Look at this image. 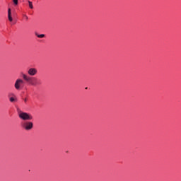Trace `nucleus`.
Listing matches in <instances>:
<instances>
[{
  "label": "nucleus",
  "instance_id": "8",
  "mask_svg": "<svg viewBox=\"0 0 181 181\" xmlns=\"http://www.w3.org/2000/svg\"><path fill=\"white\" fill-rule=\"evenodd\" d=\"M28 4L30 9H33V4H32V1H28Z\"/></svg>",
  "mask_w": 181,
  "mask_h": 181
},
{
  "label": "nucleus",
  "instance_id": "4",
  "mask_svg": "<svg viewBox=\"0 0 181 181\" xmlns=\"http://www.w3.org/2000/svg\"><path fill=\"white\" fill-rule=\"evenodd\" d=\"M18 116L19 118H21V119H23V121H30L33 119V116L26 112H21L19 113Z\"/></svg>",
  "mask_w": 181,
  "mask_h": 181
},
{
  "label": "nucleus",
  "instance_id": "2",
  "mask_svg": "<svg viewBox=\"0 0 181 181\" xmlns=\"http://www.w3.org/2000/svg\"><path fill=\"white\" fill-rule=\"evenodd\" d=\"M25 87V81L22 78H17L14 83V88L16 90L19 91V90H22Z\"/></svg>",
  "mask_w": 181,
  "mask_h": 181
},
{
  "label": "nucleus",
  "instance_id": "11",
  "mask_svg": "<svg viewBox=\"0 0 181 181\" xmlns=\"http://www.w3.org/2000/svg\"><path fill=\"white\" fill-rule=\"evenodd\" d=\"M23 16H24V18L26 19V21H28V19H29V18L28 17V16L24 15Z\"/></svg>",
  "mask_w": 181,
  "mask_h": 181
},
{
  "label": "nucleus",
  "instance_id": "9",
  "mask_svg": "<svg viewBox=\"0 0 181 181\" xmlns=\"http://www.w3.org/2000/svg\"><path fill=\"white\" fill-rule=\"evenodd\" d=\"M10 101H11V103H15V101H16V99H15V98H13V97H11V98H10Z\"/></svg>",
  "mask_w": 181,
  "mask_h": 181
},
{
  "label": "nucleus",
  "instance_id": "12",
  "mask_svg": "<svg viewBox=\"0 0 181 181\" xmlns=\"http://www.w3.org/2000/svg\"><path fill=\"white\" fill-rule=\"evenodd\" d=\"M27 101H28V98H25L24 99V103H27Z\"/></svg>",
  "mask_w": 181,
  "mask_h": 181
},
{
  "label": "nucleus",
  "instance_id": "3",
  "mask_svg": "<svg viewBox=\"0 0 181 181\" xmlns=\"http://www.w3.org/2000/svg\"><path fill=\"white\" fill-rule=\"evenodd\" d=\"M21 127L25 131H30L33 128V122L29 121L22 122Z\"/></svg>",
  "mask_w": 181,
  "mask_h": 181
},
{
  "label": "nucleus",
  "instance_id": "7",
  "mask_svg": "<svg viewBox=\"0 0 181 181\" xmlns=\"http://www.w3.org/2000/svg\"><path fill=\"white\" fill-rule=\"evenodd\" d=\"M36 36L37 37H39L40 39H42V37H45V35L44 34H40V35L36 34Z\"/></svg>",
  "mask_w": 181,
  "mask_h": 181
},
{
  "label": "nucleus",
  "instance_id": "1",
  "mask_svg": "<svg viewBox=\"0 0 181 181\" xmlns=\"http://www.w3.org/2000/svg\"><path fill=\"white\" fill-rule=\"evenodd\" d=\"M22 77L26 83L33 87H37V86H42V80L35 77L29 76L25 74H22Z\"/></svg>",
  "mask_w": 181,
  "mask_h": 181
},
{
  "label": "nucleus",
  "instance_id": "6",
  "mask_svg": "<svg viewBox=\"0 0 181 181\" xmlns=\"http://www.w3.org/2000/svg\"><path fill=\"white\" fill-rule=\"evenodd\" d=\"M8 18L10 22H12V21H13V18H12V13L11 12V8L8 9Z\"/></svg>",
  "mask_w": 181,
  "mask_h": 181
},
{
  "label": "nucleus",
  "instance_id": "10",
  "mask_svg": "<svg viewBox=\"0 0 181 181\" xmlns=\"http://www.w3.org/2000/svg\"><path fill=\"white\" fill-rule=\"evenodd\" d=\"M14 5H18V0H13Z\"/></svg>",
  "mask_w": 181,
  "mask_h": 181
},
{
  "label": "nucleus",
  "instance_id": "5",
  "mask_svg": "<svg viewBox=\"0 0 181 181\" xmlns=\"http://www.w3.org/2000/svg\"><path fill=\"white\" fill-rule=\"evenodd\" d=\"M28 76L33 77L37 74V69L36 68H30L28 70Z\"/></svg>",
  "mask_w": 181,
  "mask_h": 181
}]
</instances>
